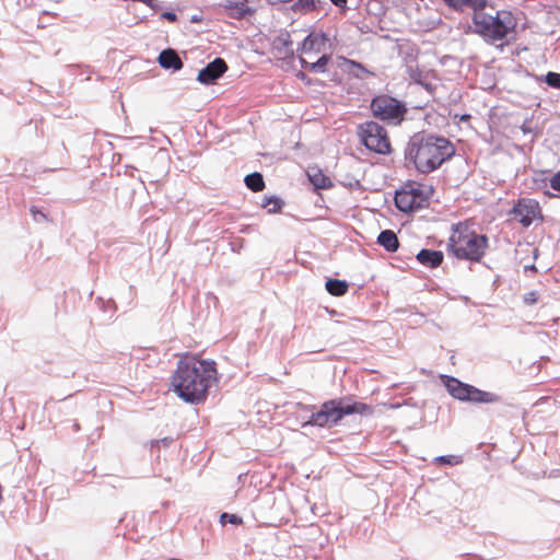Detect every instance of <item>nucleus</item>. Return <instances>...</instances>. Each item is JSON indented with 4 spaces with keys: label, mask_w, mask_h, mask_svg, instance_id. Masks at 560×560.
Returning <instances> with one entry per match:
<instances>
[{
    "label": "nucleus",
    "mask_w": 560,
    "mask_h": 560,
    "mask_svg": "<svg viewBox=\"0 0 560 560\" xmlns=\"http://www.w3.org/2000/svg\"><path fill=\"white\" fill-rule=\"evenodd\" d=\"M217 381V368L213 361L200 360L196 355L184 354L177 362L171 385L185 401H203L212 384Z\"/></svg>",
    "instance_id": "1"
},
{
    "label": "nucleus",
    "mask_w": 560,
    "mask_h": 560,
    "mask_svg": "<svg viewBox=\"0 0 560 560\" xmlns=\"http://www.w3.org/2000/svg\"><path fill=\"white\" fill-rule=\"evenodd\" d=\"M455 154L454 144L444 137L433 135L413 136L406 149V160L412 162L416 170L430 174Z\"/></svg>",
    "instance_id": "2"
},
{
    "label": "nucleus",
    "mask_w": 560,
    "mask_h": 560,
    "mask_svg": "<svg viewBox=\"0 0 560 560\" xmlns=\"http://www.w3.org/2000/svg\"><path fill=\"white\" fill-rule=\"evenodd\" d=\"M489 247L488 236L478 233L474 223L465 220L451 226L446 250L459 260L480 262Z\"/></svg>",
    "instance_id": "3"
},
{
    "label": "nucleus",
    "mask_w": 560,
    "mask_h": 560,
    "mask_svg": "<svg viewBox=\"0 0 560 560\" xmlns=\"http://www.w3.org/2000/svg\"><path fill=\"white\" fill-rule=\"evenodd\" d=\"M515 26L516 22L510 11L501 10L492 15L483 10L472 14V32L489 44L505 40Z\"/></svg>",
    "instance_id": "4"
},
{
    "label": "nucleus",
    "mask_w": 560,
    "mask_h": 560,
    "mask_svg": "<svg viewBox=\"0 0 560 560\" xmlns=\"http://www.w3.org/2000/svg\"><path fill=\"white\" fill-rule=\"evenodd\" d=\"M371 406L364 402L349 404L347 398L331 399L322 404L320 409L312 413L305 424L315 427H327L337 424L345 416L353 413H372Z\"/></svg>",
    "instance_id": "5"
},
{
    "label": "nucleus",
    "mask_w": 560,
    "mask_h": 560,
    "mask_svg": "<svg viewBox=\"0 0 560 560\" xmlns=\"http://www.w3.org/2000/svg\"><path fill=\"white\" fill-rule=\"evenodd\" d=\"M358 135L366 149L378 154L387 155L392 152L390 139L387 130L375 121H366L358 128Z\"/></svg>",
    "instance_id": "6"
},
{
    "label": "nucleus",
    "mask_w": 560,
    "mask_h": 560,
    "mask_svg": "<svg viewBox=\"0 0 560 560\" xmlns=\"http://www.w3.org/2000/svg\"><path fill=\"white\" fill-rule=\"evenodd\" d=\"M442 381L450 395L458 400L480 404H491L499 400L497 395L465 384L455 377L442 376Z\"/></svg>",
    "instance_id": "7"
},
{
    "label": "nucleus",
    "mask_w": 560,
    "mask_h": 560,
    "mask_svg": "<svg viewBox=\"0 0 560 560\" xmlns=\"http://www.w3.org/2000/svg\"><path fill=\"white\" fill-rule=\"evenodd\" d=\"M427 203L428 196L424 192L423 185L419 183H408L395 195V205L404 212L421 209Z\"/></svg>",
    "instance_id": "8"
},
{
    "label": "nucleus",
    "mask_w": 560,
    "mask_h": 560,
    "mask_svg": "<svg viewBox=\"0 0 560 560\" xmlns=\"http://www.w3.org/2000/svg\"><path fill=\"white\" fill-rule=\"evenodd\" d=\"M371 109L375 117L382 120L399 124L407 112L405 105L388 95H378L373 98Z\"/></svg>",
    "instance_id": "9"
},
{
    "label": "nucleus",
    "mask_w": 560,
    "mask_h": 560,
    "mask_svg": "<svg viewBox=\"0 0 560 560\" xmlns=\"http://www.w3.org/2000/svg\"><path fill=\"white\" fill-rule=\"evenodd\" d=\"M510 215L523 228H528L535 221H542L540 205L532 198H520L510 211Z\"/></svg>",
    "instance_id": "10"
},
{
    "label": "nucleus",
    "mask_w": 560,
    "mask_h": 560,
    "mask_svg": "<svg viewBox=\"0 0 560 560\" xmlns=\"http://www.w3.org/2000/svg\"><path fill=\"white\" fill-rule=\"evenodd\" d=\"M228 71V65L222 58H215L198 73L197 80L202 84H211Z\"/></svg>",
    "instance_id": "11"
},
{
    "label": "nucleus",
    "mask_w": 560,
    "mask_h": 560,
    "mask_svg": "<svg viewBox=\"0 0 560 560\" xmlns=\"http://www.w3.org/2000/svg\"><path fill=\"white\" fill-rule=\"evenodd\" d=\"M328 37L325 33H311L308 34L301 44L300 52L301 56H310L312 54H319L324 50Z\"/></svg>",
    "instance_id": "12"
},
{
    "label": "nucleus",
    "mask_w": 560,
    "mask_h": 560,
    "mask_svg": "<svg viewBox=\"0 0 560 560\" xmlns=\"http://www.w3.org/2000/svg\"><path fill=\"white\" fill-rule=\"evenodd\" d=\"M271 51L276 58L281 60L290 57L293 54L290 35L287 33L276 37L272 42Z\"/></svg>",
    "instance_id": "13"
},
{
    "label": "nucleus",
    "mask_w": 560,
    "mask_h": 560,
    "mask_svg": "<svg viewBox=\"0 0 560 560\" xmlns=\"http://www.w3.org/2000/svg\"><path fill=\"white\" fill-rule=\"evenodd\" d=\"M418 261L430 268L439 267L444 259V255L441 250L421 249L417 255Z\"/></svg>",
    "instance_id": "14"
},
{
    "label": "nucleus",
    "mask_w": 560,
    "mask_h": 560,
    "mask_svg": "<svg viewBox=\"0 0 560 560\" xmlns=\"http://www.w3.org/2000/svg\"><path fill=\"white\" fill-rule=\"evenodd\" d=\"M159 63L164 69L180 70L183 61L177 52L171 48L163 50L159 56Z\"/></svg>",
    "instance_id": "15"
},
{
    "label": "nucleus",
    "mask_w": 560,
    "mask_h": 560,
    "mask_svg": "<svg viewBox=\"0 0 560 560\" xmlns=\"http://www.w3.org/2000/svg\"><path fill=\"white\" fill-rule=\"evenodd\" d=\"M330 60V55L326 54L322 55L316 61H308L305 57L300 56L302 67L314 73L326 72Z\"/></svg>",
    "instance_id": "16"
},
{
    "label": "nucleus",
    "mask_w": 560,
    "mask_h": 560,
    "mask_svg": "<svg viewBox=\"0 0 560 560\" xmlns=\"http://www.w3.org/2000/svg\"><path fill=\"white\" fill-rule=\"evenodd\" d=\"M377 243L388 252H396L399 247L397 235L392 230H384L377 237Z\"/></svg>",
    "instance_id": "17"
},
{
    "label": "nucleus",
    "mask_w": 560,
    "mask_h": 560,
    "mask_svg": "<svg viewBox=\"0 0 560 560\" xmlns=\"http://www.w3.org/2000/svg\"><path fill=\"white\" fill-rule=\"evenodd\" d=\"M450 8L460 9L466 5L474 9V13L483 11L487 5V0H443Z\"/></svg>",
    "instance_id": "18"
},
{
    "label": "nucleus",
    "mask_w": 560,
    "mask_h": 560,
    "mask_svg": "<svg viewBox=\"0 0 560 560\" xmlns=\"http://www.w3.org/2000/svg\"><path fill=\"white\" fill-rule=\"evenodd\" d=\"M310 182L316 189H327L332 186L331 180L320 170L313 168L307 173Z\"/></svg>",
    "instance_id": "19"
},
{
    "label": "nucleus",
    "mask_w": 560,
    "mask_h": 560,
    "mask_svg": "<svg viewBox=\"0 0 560 560\" xmlns=\"http://www.w3.org/2000/svg\"><path fill=\"white\" fill-rule=\"evenodd\" d=\"M326 290L334 296H342L348 292L349 285L345 280L329 279L327 280Z\"/></svg>",
    "instance_id": "20"
},
{
    "label": "nucleus",
    "mask_w": 560,
    "mask_h": 560,
    "mask_svg": "<svg viewBox=\"0 0 560 560\" xmlns=\"http://www.w3.org/2000/svg\"><path fill=\"white\" fill-rule=\"evenodd\" d=\"M245 185L254 192L261 191L265 188V180L260 173L255 172L245 176Z\"/></svg>",
    "instance_id": "21"
},
{
    "label": "nucleus",
    "mask_w": 560,
    "mask_h": 560,
    "mask_svg": "<svg viewBox=\"0 0 560 560\" xmlns=\"http://www.w3.org/2000/svg\"><path fill=\"white\" fill-rule=\"evenodd\" d=\"M231 11L232 16H244L245 14L249 13V8L247 5V1H240V2H233L226 7Z\"/></svg>",
    "instance_id": "22"
},
{
    "label": "nucleus",
    "mask_w": 560,
    "mask_h": 560,
    "mask_svg": "<svg viewBox=\"0 0 560 560\" xmlns=\"http://www.w3.org/2000/svg\"><path fill=\"white\" fill-rule=\"evenodd\" d=\"M316 9L315 0H298L293 4V10L296 12L307 13Z\"/></svg>",
    "instance_id": "23"
},
{
    "label": "nucleus",
    "mask_w": 560,
    "mask_h": 560,
    "mask_svg": "<svg viewBox=\"0 0 560 560\" xmlns=\"http://www.w3.org/2000/svg\"><path fill=\"white\" fill-rule=\"evenodd\" d=\"M264 208H268L269 212H278L282 207V201L277 197H267L262 202Z\"/></svg>",
    "instance_id": "24"
},
{
    "label": "nucleus",
    "mask_w": 560,
    "mask_h": 560,
    "mask_svg": "<svg viewBox=\"0 0 560 560\" xmlns=\"http://www.w3.org/2000/svg\"><path fill=\"white\" fill-rule=\"evenodd\" d=\"M545 81L549 86L560 90V73L548 72Z\"/></svg>",
    "instance_id": "25"
},
{
    "label": "nucleus",
    "mask_w": 560,
    "mask_h": 560,
    "mask_svg": "<svg viewBox=\"0 0 560 560\" xmlns=\"http://www.w3.org/2000/svg\"><path fill=\"white\" fill-rule=\"evenodd\" d=\"M435 460L438 463L444 464V465H458L462 462L458 456H454V455L439 456V457H436Z\"/></svg>",
    "instance_id": "26"
},
{
    "label": "nucleus",
    "mask_w": 560,
    "mask_h": 560,
    "mask_svg": "<svg viewBox=\"0 0 560 560\" xmlns=\"http://www.w3.org/2000/svg\"><path fill=\"white\" fill-rule=\"evenodd\" d=\"M225 522H229V523L234 524V525H242L243 524L242 517H240L236 514H229V513H223L221 515V523L224 524Z\"/></svg>",
    "instance_id": "27"
},
{
    "label": "nucleus",
    "mask_w": 560,
    "mask_h": 560,
    "mask_svg": "<svg viewBox=\"0 0 560 560\" xmlns=\"http://www.w3.org/2000/svg\"><path fill=\"white\" fill-rule=\"evenodd\" d=\"M539 299V294L536 291H530L524 294V303L527 305H534Z\"/></svg>",
    "instance_id": "28"
},
{
    "label": "nucleus",
    "mask_w": 560,
    "mask_h": 560,
    "mask_svg": "<svg viewBox=\"0 0 560 560\" xmlns=\"http://www.w3.org/2000/svg\"><path fill=\"white\" fill-rule=\"evenodd\" d=\"M30 211H31L33 220L35 222L48 220L47 215L45 213H43L42 211H39L38 209H36L35 207H31Z\"/></svg>",
    "instance_id": "29"
},
{
    "label": "nucleus",
    "mask_w": 560,
    "mask_h": 560,
    "mask_svg": "<svg viewBox=\"0 0 560 560\" xmlns=\"http://www.w3.org/2000/svg\"><path fill=\"white\" fill-rule=\"evenodd\" d=\"M550 186L560 194V171L550 178Z\"/></svg>",
    "instance_id": "30"
},
{
    "label": "nucleus",
    "mask_w": 560,
    "mask_h": 560,
    "mask_svg": "<svg viewBox=\"0 0 560 560\" xmlns=\"http://www.w3.org/2000/svg\"><path fill=\"white\" fill-rule=\"evenodd\" d=\"M296 77L301 81H303L306 85H312L313 84V80L311 78H308L303 71L298 72Z\"/></svg>",
    "instance_id": "31"
},
{
    "label": "nucleus",
    "mask_w": 560,
    "mask_h": 560,
    "mask_svg": "<svg viewBox=\"0 0 560 560\" xmlns=\"http://www.w3.org/2000/svg\"><path fill=\"white\" fill-rule=\"evenodd\" d=\"M161 18L162 19H165L170 22H176L177 21V15L173 12H164L161 14Z\"/></svg>",
    "instance_id": "32"
},
{
    "label": "nucleus",
    "mask_w": 560,
    "mask_h": 560,
    "mask_svg": "<svg viewBox=\"0 0 560 560\" xmlns=\"http://www.w3.org/2000/svg\"><path fill=\"white\" fill-rule=\"evenodd\" d=\"M336 7L345 8L347 4V0H330Z\"/></svg>",
    "instance_id": "33"
},
{
    "label": "nucleus",
    "mask_w": 560,
    "mask_h": 560,
    "mask_svg": "<svg viewBox=\"0 0 560 560\" xmlns=\"http://www.w3.org/2000/svg\"><path fill=\"white\" fill-rule=\"evenodd\" d=\"M460 119L462 120H468V119H470V115H463Z\"/></svg>",
    "instance_id": "34"
},
{
    "label": "nucleus",
    "mask_w": 560,
    "mask_h": 560,
    "mask_svg": "<svg viewBox=\"0 0 560 560\" xmlns=\"http://www.w3.org/2000/svg\"><path fill=\"white\" fill-rule=\"evenodd\" d=\"M170 560H182V559L172 558V559H170Z\"/></svg>",
    "instance_id": "35"
}]
</instances>
